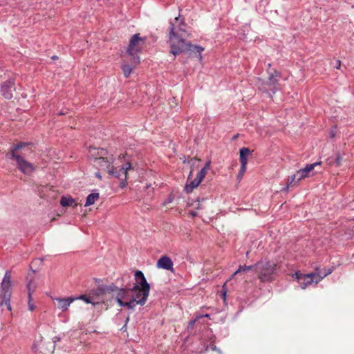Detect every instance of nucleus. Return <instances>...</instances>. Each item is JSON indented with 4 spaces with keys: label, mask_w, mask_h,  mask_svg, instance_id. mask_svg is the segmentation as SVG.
<instances>
[{
    "label": "nucleus",
    "mask_w": 354,
    "mask_h": 354,
    "mask_svg": "<svg viewBox=\"0 0 354 354\" xmlns=\"http://www.w3.org/2000/svg\"><path fill=\"white\" fill-rule=\"evenodd\" d=\"M52 59H57V56H53V57H52Z\"/></svg>",
    "instance_id": "40"
},
{
    "label": "nucleus",
    "mask_w": 354,
    "mask_h": 354,
    "mask_svg": "<svg viewBox=\"0 0 354 354\" xmlns=\"http://www.w3.org/2000/svg\"><path fill=\"white\" fill-rule=\"evenodd\" d=\"M189 214L192 217H196L198 216V213L196 211H190Z\"/></svg>",
    "instance_id": "35"
},
{
    "label": "nucleus",
    "mask_w": 354,
    "mask_h": 354,
    "mask_svg": "<svg viewBox=\"0 0 354 354\" xmlns=\"http://www.w3.org/2000/svg\"><path fill=\"white\" fill-rule=\"evenodd\" d=\"M251 153V151L246 147H243L240 149L239 151V160L241 165H247L248 164V156Z\"/></svg>",
    "instance_id": "20"
},
{
    "label": "nucleus",
    "mask_w": 354,
    "mask_h": 354,
    "mask_svg": "<svg viewBox=\"0 0 354 354\" xmlns=\"http://www.w3.org/2000/svg\"><path fill=\"white\" fill-rule=\"evenodd\" d=\"M205 176L203 175V174L198 173L196 177L194 179L189 181V183L187 182L185 189L187 193H190L193 191L194 189L196 188L200 183L203 181Z\"/></svg>",
    "instance_id": "15"
},
{
    "label": "nucleus",
    "mask_w": 354,
    "mask_h": 354,
    "mask_svg": "<svg viewBox=\"0 0 354 354\" xmlns=\"http://www.w3.org/2000/svg\"><path fill=\"white\" fill-rule=\"evenodd\" d=\"M32 298L31 299L28 298V310L30 311H33L35 308V305L32 303Z\"/></svg>",
    "instance_id": "32"
},
{
    "label": "nucleus",
    "mask_w": 354,
    "mask_h": 354,
    "mask_svg": "<svg viewBox=\"0 0 354 354\" xmlns=\"http://www.w3.org/2000/svg\"><path fill=\"white\" fill-rule=\"evenodd\" d=\"M89 156L94 158L95 163L100 160V158H103L109 153H110L106 149L103 148H96L90 147L88 149Z\"/></svg>",
    "instance_id": "13"
},
{
    "label": "nucleus",
    "mask_w": 354,
    "mask_h": 354,
    "mask_svg": "<svg viewBox=\"0 0 354 354\" xmlns=\"http://www.w3.org/2000/svg\"><path fill=\"white\" fill-rule=\"evenodd\" d=\"M192 172H193V169H192V170H191V171H190V174H189V178H188V181H189V179H190V176L192 175Z\"/></svg>",
    "instance_id": "39"
},
{
    "label": "nucleus",
    "mask_w": 354,
    "mask_h": 354,
    "mask_svg": "<svg viewBox=\"0 0 354 354\" xmlns=\"http://www.w3.org/2000/svg\"><path fill=\"white\" fill-rule=\"evenodd\" d=\"M253 268L255 269V265L254 266H239V269L233 274V276L236 275L239 273L244 272L246 271L252 270Z\"/></svg>",
    "instance_id": "27"
},
{
    "label": "nucleus",
    "mask_w": 354,
    "mask_h": 354,
    "mask_svg": "<svg viewBox=\"0 0 354 354\" xmlns=\"http://www.w3.org/2000/svg\"><path fill=\"white\" fill-rule=\"evenodd\" d=\"M169 34L171 53L174 56L183 52H189L191 54H198L199 60L202 59L201 53L204 50V48L200 46L192 45L191 43H185V39L189 37V34L184 28H176L173 24H171Z\"/></svg>",
    "instance_id": "1"
},
{
    "label": "nucleus",
    "mask_w": 354,
    "mask_h": 354,
    "mask_svg": "<svg viewBox=\"0 0 354 354\" xmlns=\"http://www.w3.org/2000/svg\"><path fill=\"white\" fill-rule=\"evenodd\" d=\"M129 60L131 62V64L126 63L125 60L124 61V63L122 65V69L124 73V75L125 77H129L134 68H136L138 64H134L133 62V58L129 57Z\"/></svg>",
    "instance_id": "19"
},
{
    "label": "nucleus",
    "mask_w": 354,
    "mask_h": 354,
    "mask_svg": "<svg viewBox=\"0 0 354 354\" xmlns=\"http://www.w3.org/2000/svg\"><path fill=\"white\" fill-rule=\"evenodd\" d=\"M15 165L17 169L25 175H30L35 170V166L28 162L26 158H21L17 155L14 154Z\"/></svg>",
    "instance_id": "10"
},
{
    "label": "nucleus",
    "mask_w": 354,
    "mask_h": 354,
    "mask_svg": "<svg viewBox=\"0 0 354 354\" xmlns=\"http://www.w3.org/2000/svg\"><path fill=\"white\" fill-rule=\"evenodd\" d=\"M278 73L274 71L273 73H271L265 83V85L269 87V90L272 91L273 93L276 92L277 90V84H278Z\"/></svg>",
    "instance_id": "16"
},
{
    "label": "nucleus",
    "mask_w": 354,
    "mask_h": 354,
    "mask_svg": "<svg viewBox=\"0 0 354 354\" xmlns=\"http://www.w3.org/2000/svg\"><path fill=\"white\" fill-rule=\"evenodd\" d=\"M135 279L136 283L134 286L138 285L140 288H142V290L145 292L144 298L145 297H149V291H150V285L147 281V279L143 274V272L140 270H137L135 272Z\"/></svg>",
    "instance_id": "11"
},
{
    "label": "nucleus",
    "mask_w": 354,
    "mask_h": 354,
    "mask_svg": "<svg viewBox=\"0 0 354 354\" xmlns=\"http://www.w3.org/2000/svg\"><path fill=\"white\" fill-rule=\"evenodd\" d=\"M130 288H131L130 287H126L124 288L118 289L116 287V290H115V292H116V297H115L116 300L119 297V295L122 296V299H127V295L131 292Z\"/></svg>",
    "instance_id": "24"
},
{
    "label": "nucleus",
    "mask_w": 354,
    "mask_h": 354,
    "mask_svg": "<svg viewBox=\"0 0 354 354\" xmlns=\"http://www.w3.org/2000/svg\"><path fill=\"white\" fill-rule=\"evenodd\" d=\"M100 197L98 193H92L90 194L86 201L85 206H89L95 203V201H97Z\"/></svg>",
    "instance_id": "26"
},
{
    "label": "nucleus",
    "mask_w": 354,
    "mask_h": 354,
    "mask_svg": "<svg viewBox=\"0 0 354 354\" xmlns=\"http://www.w3.org/2000/svg\"><path fill=\"white\" fill-rule=\"evenodd\" d=\"M15 83L12 80L6 81L1 86V92L6 99H11L12 97V88Z\"/></svg>",
    "instance_id": "14"
},
{
    "label": "nucleus",
    "mask_w": 354,
    "mask_h": 354,
    "mask_svg": "<svg viewBox=\"0 0 354 354\" xmlns=\"http://www.w3.org/2000/svg\"><path fill=\"white\" fill-rule=\"evenodd\" d=\"M37 287V283L32 278L29 280V282L27 285V289L28 292V298L30 299H32V295L35 291Z\"/></svg>",
    "instance_id": "23"
},
{
    "label": "nucleus",
    "mask_w": 354,
    "mask_h": 354,
    "mask_svg": "<svg viewBox=\"0 0 354 354\" xmlns=\"http://www.w3.org/2000/svg\"><path fill=\"white\" fill-rule=\"evenodd\" d=\"M210 165H211V160H208L207 162H206L205 166L201 169L199 173L203 174V175L204 176H205L208 170L209 169Z\"/></svg>",
    "instance_id": "29"
},
{
    "label": "nucleus",
    "mask_w": 354,
    "mask_h": 354,
    "mask_svg": "<svg viewBox=\"0 0 354 354\" xmlns=\"http://www.w3.org/2000/svg\"><path fill=\"white\" fill-rule=\"evenodd\" d=\"M116 286L114 284L109 286H102L98 287L97 289L92 290L90 293L91 296H93V299L95 301H100V303L104 301V296L107 294H111L115 292Z\"/></svg>",
    "instance_id": "9"
},
{
    "label": "nucleus",
    "mask_w": 354,
    "mask_h": 354,
    "mask_svg": "<svg viewBox=\"0 0 354 354\" xmlns=\"http://www.w3.org/2000/svg\"><path fill=\"white\" fill-rule=\"evenodd\" d=\"M337 68H339L341 66V62L340 60H337Z\"/></svg>",
    "instance_id": "36"
},
{
    "label": "nucleus",
    "mask_w": 354,
    "mask_h": 354,
    "mask_svg": "<svg viewBox=\"0 0 354 354\" xmlns=\"http://www.w3.org/2000/svg\"><path fill=\"white\" fill-rule=\"evenodd\" d=\"M263 89L265 91H266V92H268V89H267V88H265V87H263Z\"/></svg>",
    "instance_id": "42"
},
{
    "label": "nucleus",
    "mask_w": 354,
    "mask_h": 354,
    "mask_svg": "<svg viewBox=\"0 0 354 354\" xmlns=\"http://www.w3.org/2000/svg\"><path fill=\"white\" fill-rule=\"evenodd\" d=\"M145 41L146 39L141 37L140 34H135L130 39L127 53L129 57L133 58L134 64H139L140 63V58L138 53L143 49Z\"/></svg>",
    "instance_id": "3"
},
{
    "label": "nucleus",
    "mask_w": 354,
    "mask_h": 354,
    "mask_svg": "<svg viewBox=\"0 0 354 354\" xmlns=\"http://www.w3.org/2000/svg\"><path fill=\"white\" fill-rule=\"evenodd\" d=\"M60 204L63 207H68V206H76L77 203H75V200L71 197L67 198L62 196L60 201Z\"/></svg>",
    "instance_id": "25"
},
{
    "label": "nucleus",
    "mask_w": 354,
    "mask_h": 354,
    "mask_svg": "<svg viewBox=\"0 0 354 354\" xmlns=\"http://www.w3.org/2000/svg\"><path fill=\"white\" fill-rule=\"evenodd\" d=\"M1 306L5 305L7 307V309L10 310L11 306L10 301L11 297V276L9 271H7L4 275L1 284Z\"/></svg>",
    "instance_id": "8"
},
{
    "label": "nucleus",
    "mask_w": 354,
    "mask_h": 354,
    "mask_svg": "<svg viewBox=\"0 0 354 354\" xmlns=\"http://www.w3.org/2000/svg\"><path fill=\"white\" fill-rule=\"evenodd\" d=\"M114 156L111 153H109L103 158H100L95 162V165L100 167L101 169L105 171L109 174H111L115 178L120 179V187H124L127 185V180L128 178L129 172L133 169L131 162H127L123 165L120 167H115L114 165Z\"/></svg>",
    "instance_id": "2"
},
{
    "label": "nucleus",
    "mask_w": 354,
    "mask_h": 354,
    "mask_svg": "<svg viewBox=\"0 0 354 354\" xmlns=\"http://www.w3.org/2000/svg\"><path fill=\"white\" fill-rule=\"evenodd\" d=\"M200 159H198L196 158H191L190 160L188 162L189 164H190L191 165H194V162L196 161H199Z\"/></svg>",
    "instance_id": "34"
},
{
    "label": "nucleus",
    "mask_w": 354,
    "mask_h": 354,
    "mask_svg": "<svg viewBox=\"0 0 354 354\" xmlns=\"http://www.w3.org/2000/svg\"><path fill=\"white\" fill-rule=\"evenodd\" d=\"M326 162L328 165H335V159L332 158H329L326 160Z\"/></svg>",
    "instance_id": "33"
},
{
    "label": "nucleus",
    "mask_w": 354,
    "mask_h": 354,
    "mask_svg": "<svg viewBox=\"0 0 354 354\" xmlns=\"http://www.w3.org/2000/svg\"><path fill=\"white\" fill-rule=\"evenodd\" d=\"M222 296H223V299H225V297H226V291H224V292L222 293Z\"/></svg>",
    "instance_id": "38"
},
{
    "label": "nucleus",
    "mask_w": 354,
    "mask_h": 354,
    "mask_svg": "<svg viewBox=\"0 0 354 354\" xmlns=\"http://www.w3.org/2000/svg\"><path fill=\"white\" fill-rule=\"evenodd\" d=\"M130 290L131 292L133 293L131 299L134 301L136 306L137 304L142 306L146 303L148 297L144 298V295L142 294H144L145 292L142 290V288H140V286L137 285L133 286Z\"/></svg>",
    "instance_id": "12"
},
{
    "label": "nucleus",
    "mask_w": 354,
    "mask_h": 354,
    "mask_svg": "<svg viewBox=\"0 0 354 354\" xmlns=\"http://www.w3.org/2000/svg\"><path fill=\"white\" fill-rule=\"evenodd\" d=\"M277 264L269 261H260L255 264V272L258 278L263 282L272 279Z\"/></svg>",
    "instance_id": "5"
},
{
    "label": "nucleus",
    "mask_w": 354,
    "mask_h": 354,
    "mask_svg": "<svg viewBox=\"0 0 354 354\" xmlns=\"http://www.w3.org/2000/svg\"><path fill=\"white\" fill-rule=\"evenodd\" d=\"M96 177H97L99 179H102V176L99 172H97L95 174Z\"/></svg>",
    "instance_id": "37"
},
{
    "label": "nucleus",
    "mask_w": 354,
    "mask_h": 354,
    "mask_svg": "<svg viewBox=\"0 0 354 354\" xmlns=\"http://www.w3.org/2000/svg\"><path fill=\"white\" fill-rule=\"evenodd\" d=\"M247 169V165H241V168H240V170H239V172L237 175V178L239 180H241L245 171Z\"/></svg>",
    "instance_id": "30"
},
{
    "label": "nucleus",
    "mask_w": 354,
    "mask_h": 354,
    "mask_svg": "<svg viewBox=\"0 0 354 354\" xmlns=\"http://www.w3.org/2000/svg\"><path fill=\"white\" fill-rule=\"evenodd\" d=\"M173 262L167 256H163L157 262V267L165 270H170L173 268Z\"/></svg>",
    "instance_id": "18"
},
{
    "label": "nucleus",
    "mask_w": 354,
    "mask_h": 354,
    "mask_svg": "<svg viewBox=\"0 0 354 354\" xmlns=\"http://www.w3.org/2000/svg\"><path fill=\"white\" fill-rule=\"evenodd\" d=\"M331 271L324 273L322 275L320 274L319 269L317 268L315 272L309 274H302L300 272H296L292 274V277L295 278L300 287L305 289L308 286L315 283L316 284L319 282L324 277L330 274Z\"/></svg>",
    "instance_id": "4"
},
{
    "label": "nucleus",
    "mask_w": 354,
    "mask_h": 354,
    "mask_svg": "<svg viewBox=\"0 0 354 354\" xmlns=\"http://www.w3.org/2000/svg\"><path fill=\"white\" fill-rule=\"evenodd\" d=\"M342 158L339 153L337 155L336 158H335V165L340 166L342 163Z\"/></svg>",
    "instance_id": "31"
},
{
    "label": "nucleus",
    "mask_w": 354,
    "mask_h": 354,
    "mask_svg": "<svg viewBox=\"0 0 354 354\" xmlns=\"http://www.w3.org/2000/svg\"><path fill=\"white\" fill-rule=\"evenodd\" d=\"M33 150L32 145L29 142H19L13 145L6 153V156L8 159H15V156L17 155L21 158H26Z\"/></svg>",
    "instance_id": "7"
},
{
    "label": "nucleus",
    "mask_w": 354,
    "mask_h": 354,
    "mask_svg": "<svg viewBox=\"0 0 354 354\" xmlns=\"http://www.w3.org/2000/svg\"><path fill=\"white\" fill-rule=\"evenodd\" d=\"M205 200L204 198L202 199V201H199L198 200H196L194 201L193 203H188L189 205L192 206L196 209H203V205L202 204L203 202H204Z\"/></svg>",
    "instance_id": "28"
},
{
    "label": "nucleus",
    "mask_w": 354,
    "mask_h": 354,
    "mask_svg": "<svg viewBox=\"0 0 354 354\" xmlns=\"http://www.w3.org/2000/svg\"><path fill=\"white\" fill-rule=\"evenodd\" d=\"M194 323H195V321H193V322H190V325L193 326L194 324Z\"/></svg>",
    "instance_id": "41"
},
{
    "label": "nucleus",
    "mask_w": 354,
    "mask_h": 354,
    "mask_svg": "<svg viewBox=\"0 0 354 354\" xmlns=\"http://www.w3.org/2000/svg\"><path fill=\"white\" fill-rule=\"evenodd\" d=\"M322 162H316L313 164H308L304 169H301L296 174L288 176L287 179L286 187L283 191H288L289 187L297 185L298 183L302 179L309 176V173L312 171L317 165H320Z\"/></svg>",
    "instance_id": "6"
},
{
    "label": "nucleus",
    "mask_w": 354,
    "mask_h": 354,
    "mask_svg": "<svg viewBox=\"0 0 354 354\" xmlns=\"http://www.w3.org/2000/svg\"><path fill=\"white\" fill-rule=\"evenodd\" d=\"M117 302L120 307H126L128 309H133L136 305L134 304V301H132V299H130L129 301H122V296H120L117 299Z\"/></svg>",
    "instance_id": "22"
},
{
    "label": "nucleus",
    "mask_w": 354,
    "mask_h": 354,
    "mask_svg": "<svg viewBox=\"0 0 354 354\" xmlns=\"http://www.w3.org/2000/svg\"><path fill=\"white\" fill-rule=\"evenodd\" d=\"M55 300L57 301V308L62 311L68 310L71 303L76 300L73 297H68L66 298H55Z\"/></svg>",
    "instance_id": "17"
},
{
    "label": "nucleus",
    "mask_w": 354,
    "mask_h": 354,
    "mask_svg": "<svg viewBox=\"0 0 354 354\" xmlns=\"http://www.w3.org/2000/svg\"><path fill=\"white\" fill-rule=\"evenodd\" d=\"M76 300L80 299L85 301L86 304H91L93 306L100 304V301H95L93 299V296H91L89 292L88 295H82L80 297H75Z\"/></svg>",
    "instance_id": "21"
}]
</instances>
